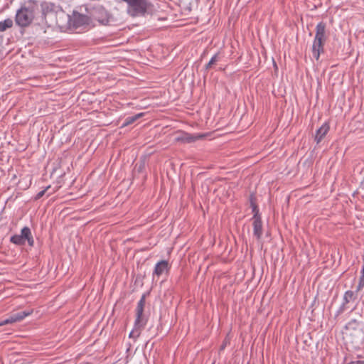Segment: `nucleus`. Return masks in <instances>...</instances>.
Wrapping results in <instances>:
<instances>
[{
	"label": "nucleus",
	"mask_w": 364,
	"mask_h": 364,
	"mask_svg": "<svg viewBox=\"0 0 364 364\" xmlns=\"http://www.w3.org/2000/svg\"><path fill=\"white\" fill-rule=\"evenodd\" d=\"M361 275H364V264H363L362 269H361Z\"/></svg>",
	"instance_id": "obj_28"
},
{
	"label": "nucleus",
	"mask_w": 364,
	"mask_h": 364,
	"mask_svg": "<svg viewBox=\"0 0 364 364\" xmlns=\"http://www.w3.org/2000/svg\"><path fill=\"white\" fill-rule=\"evenodd\" d=\"M330 129L329 124L325 122L322 126L318 129L315 134V141L317 144L320 143L321 140L326 136Z\"/></svg>",
	"instance_id": "obj_15"
},
{
	"label": "nucleus",
	"mask_w": 364,
	"mask_h": 364,
	"mask_svg": "<svg viewBox=\"0 0 364 364\" xmlns=\"http://www.w3.org/2000/svg\"><path fill=\"white\" fill-rule=\"evenodd\" d=\"M359 282L364 284V275H360Z\"/></svg>",
	"instance_id": "obj_26"
},
{
	"label": "nucleus",
	"mask_w": 364,
	"mask_h": 364,
	"mask_svg": "<svg viewBox=\"0 0 364 364\" xmlns=\"http://www.w3.org/2000/svg\"><path fill=\"white\" fill-rule=\"evenodd\" d=\"M169 269L168 262L167 260H161L155 265L153 274L160 277L163 273L168 272Z\"/></svg>",
	"instance_id": "obj_13"
},
{
	"label": "nucleus",
	"mask_w": 364,
	"mask_h": 364,
	"mask_svg": "<svg viewBox=\"0 0 364 364\" xmlns=\"http://www.w3.org/2000/svg\"><path fill=\"white\" fill-rule=\"evenodd\" d=\"M349 335L353 337V342L363 343L364 341V321L362 315L360 319L353 318L345 326Z\"/></svg>",
	"instance_id": "obj_4"
},
{
	"label": "nucleus",
	"mask_w": 364,
	"mask_h": 364,
	"mask_svg": "<svg viewBox=\"0 0 364 364\" xmlns=\"http://www.w3.org/2000/svg\"><path fill=\"white\" fill-rule=\"evenodd\" d=\"M148 321L147 317L144 315V313H136V319L134 321V329L135 331H140L146 325ZM140 332L137 333L136 337H139Z\"/></svg>",
	"instance_id": "obj_12"
},
{
	"label": "nucleus",
	"mask_w": 364,
	"mask_h": 364,
	"mask_svg": "<svg viewBox=\"0 0 364 364\" xmlns=\"http://www.w3.org/2000/svg\"><path fill=\"white\" fill-rule=\"evenodd\" d=\"M252 220L253 235L257 240H260L263 234V225L262 218L251 219Z\"/></svg>",
	"instance_id": "obj_14"
},
{
	"label": "nucleus",
	"mask_w": 364,
	"mask_h": 364,
	"mask_svg": "<svg viewBox=\"0 0 364 364\" xmlns=\"http://www.w3.org/2000/svg\"><path fill=\"white\" fill-rule=\"evenodd\" d=\"M33 313V310L23 311L12 314L9 318L5 319V322L7 324L19 322L24 319L26 316L31 315Z\"/></svg>",
	"instance_id": "obj_11"
},
{
	"label": "nucleus",
	"mask_w": 364,
	"mask_h": 364,
	"mask_svg": "<svg viewBox=\"0 0 364 364\" xmlns=\"http://www.w3.org/2000/svg\"><path fill=\"white\" fill-rule=\"evenodd\" d=\"M41 15L36 19V23L46 27L58 26L63 28L65 26L66 18H68L62 7L54 3L43 1L41 4Z\"/></svg>",
	"instance_id": "obj_1"
},
{
	"label": "nucleus",
	"mask_w": 364,
	"mask_h": 364,
	"mask_svg": "<svg viewBox=\"0 0 364 364\" xmlns=\"http://www.w3.org/2000/svg\"><path fill=\"white\" fill-rule=\"evenodd\" d=\"M364 287V284L358 282V284L356 287L355 293L357 294L358 291H360Z\"/></svg>",
	"instance_id": "obj_23"
},
{
	"label": "nucleus",
	"mask_w": 364,
	"mask_h": 364,
	"mask_svg": "<svg viewBox=\"0 0 364 364\" xmlns=\"http://www.w3.org/2000/svg\"><path fill=\"white\" fill-rule=\"evenodd\" d=\"M89 14L91 18V23L93 21H97L101 25H108L112 18L110 14L102 6L93 7L90 9Z\"/></svg>",
	"instance_id": "obj_6"
},
{
	"label": "nucleus",
	"mask_w": 364,
	"mask_h": 364,
	"mask_svg": "<svg viewBox=\"0 0 364 364\" xmlns=\"http://www.w3.org/2000/svg\"><path fill=\"white\" fill-rule=\"evenodd\" d=\"M218 60H219V53H217L211 58L210 61L205 65V70H210L212 68V65L213 64H215L217 61H218Z\"/></svg>",
	"instance_id": "obj_19"
},
{
	"label": "nucleus",
	"mask_w": 364,
	"mask_h": 364,
	"mask_svg": "<svg viewBox=\"0 0 364 364\" xmlns=\"http://www.w3.org/2000/svg\"><path fill=\"white\" fill-rule=\"evenodd\" d=\"M50 188V186H47L45 189L39 191L34 197V200H39L41 198H42L44 194L46 193V192L47 191V190H48L49 188Z\"/></svg>",
	"instance_id": "obj_21"
},
{
	"label": "nucleus",
	"mask_w": 364,
	"mask_h": 364,
	"mask_svg": "<svg viewBox=\"0 0 364 364\" xmlns=\"http://www.w3.org/2000/svg\"><path fill=\"white\" fill-rule=\"evenodd\" d=\"M249 202L250 203V206L257 205V197L254 193H251L250 194Z\"/></svg>",
	"instance_id": "obj_22"
},
{
	"label": "nucleus",
	"mask_w": 364,
	"mask_h": 364,
	"mask_svg": "<svg viewBox=\"0 0 364 364\" xmlns=\"http://www.w3.org/2000/svg\"><path fill=\"white\" fill-rule=\"evenodd\" d=\"M357 299V294L355 291H353L351 290H348L344 293L343 298V303L338 308L336 316H339L342 313L345 311L346 309V304H348L350 301H354Z\"/></svg>",
	"instance_id": "obj_9"
},
{
	"label": "nucleus",
	"mask_w": 364,
	"mask_h": 364,
	"mask_svg": "<svg viewBox=\"0 0 364 364\" xmlns=\"http://www.w3.org/2000/svg\"><path fill=\"white\" fill-rule=\"evenodd\" d=\"M4 325H7V323L5 322V319L0 321V326H4Z\"/></svg>",
	"instance_id": "obj_27"
},
{
	"label": "nucleus",
	"mask_w": 364,
	"mask_h": 364,
	"mask_svg": "<svg viewBox=\"0 0 364 364\" xmlns=\"http://www.w3.org/2000/svg\"><path fill=\"white\" fill-rule=\"evenodd\" d=\"M250 207L252 208V212L253 213V216H252V219L262 218L257 204L250 206Z\"/></svg>",
	"instance_id": "obj_20"
},
{
	"label": "nucleus",
	"mask_w": 364,
	"mask_h": 364,
	"mask_svg": "<svg viewBox=\"0 0 364 364\" xmlns=\"http://www.w3.org/2000/svg\"><path fill=\"white\" fill-rule=\"evenodd\" d=\"M26 241H27L29 246L33 247L34 245V240L28 227L23 228L21 235H14L10 238V242L17 245H23Z\"/></svg>",
	"instance_id": "obj_7"
},
{
	"label": "nucleus",
	"mask_w": 364,
	"mask_h": 364,
	"mask_svg": "<svg viewBox=\"0 0 364 364\" xmlns=\"http://www.w3.org/2000/svg\"><path fill=\"white\" fill-rule=\"evenodd\" d=\"M149 294H150L149 291H146L142 294L141 299H139V301L137 303V305H136V307L135 309L136 313H144V306H145V304H146V299L148 296H149Z\"/></svg>",
	"instance_id": "obj_16"
},
{
	"label": "nucleus",
	"mask_w": 364,
	"mask_h": 364,
	"mask_svg": "<svg viewBox=\"0 0 364 364\" xmlns=\"http://www.w3.org/2000/svg\"><path fill=\"white\" fill-rule=\"evenodd\" d=\"M143 115H144L143 113H139V114H135L134 116L127 117L125 119L124 122H123V124L122 125V127H127V126L132 124L136 120H137L138 119L141 117Z\"/></svg>",
	"instance_id": "obj_17"
},
{
	"label": "nucleus",
	"mask_w": 364,
	"mask_h": 364,
	"mask_svg": "<svg viewBox=\"0 0 364 364\" xmlns=\"http://www.w3.org/2000/svg\"><path fill=\"white\" fill-rule=\"evenodd\" d=\"M328 37L326 23L320 21L316 26V33L311 48L312 55L316 60H318L321 54L324 53V45Z\"/></svg>",
	"instance_id": "obj_3"
},
{
	"label": "nucleus",
	"mask_w": 364,
	"mask_h": 364,
	"mask_svg": "<svg viewBox=\"0 0 364 364\" xmlns=\"http://www.w3.org/2000/svg\"><path fill=\"white\" fill-rule=\"evenodd\" d=\"M13 26V21L11 18H6L3 21H0V32L5 31L6 29Z\"/></svg>",
	"instance_id": "obj_18"
},
{
	"label": "nucleus",
	"mask_w": 364,
	"mask_h": 364,
	"mask_svg": "<svg viewBox=\"0 0 364 364\" xmlns=\"http://www.w3.org/2000/svg\"><path fill=\"white\" fill-rule=\"evenodd\" d=\"M133 334H134V331H132L130 333H129V337H132L133 336Z\"/></svg>",
	"instance_id": "obj_29"
},
{
	"label": "nucleus",
	"mask_w": 364,
	"mask_h": 364,
	"mask_svg": "<svg viewBox=\"0 0 364 364\" xmlns=\"http://www.w3.org/2000/svg\"><path fill=\"white\" fill-rule=\"evenodd\" d=\"M66 23H68L70 26L77 28L85 25L91 24V18L88 15L74 11L72 16L68 14Z\"/></svg>",
	"instance_id": "obj_8"
},
{
	"label": "nucleus",
	"mask_w": 364,
	"mask_h": 364,
	"mask_svg": "<svg viewBox=\"0 0 364 364\" xmlns=\"http://www.w3.org/2000/svg\"><path fill=\"white\" fill-rule=\"evenodd\" d=\"M227 346V342L225 341H223V344L220 347V350H223Z\"/></svg>",
	"instance_id": "obj_25"
},
{
	"label": "nucleus",
	"mask_w": 364,
	"mask_h": 364,
	"mask_svg": "<svg viewBox=\"0 0 364 364\" xmlns=\"http://www.w3.org/2000/svg\"><path fill=\"white\" fill-rule=\"evenodd\" d=\"M347 364H364V360H363L351 361Z\"/></svg>",
	"instance_id": "obj_24"
},
{
	"label": "nucleus",
	"mask_w": 364,
	"mask_h": 364,
	"mask_svg": "<svg viewBox=\"0 0 364 364\" xmlns=\"http://www.w3.org/2000/svg\"><path fill=\"white\" fill-rule=\"evenodd\" d=\"M127 4V11L132 16L144 15L150 2L148 0H122Z\"/></svg>",
	"instance_id": "obj_5"
},
{
	"label": "nucleus",
	"mask_w": 364,
	"mask_h": 364,
	"mask_svg": "<svg viewBox=\"0 0 364 364\" xmlns=\"http://www.w3.org/2000/svg\"><path fill=\"white\" fill-rule=\"evenodd\" d=\"M201 137V135H193L187 132H181L177 134L175 141L183 144H190L196 141Z\"/></svg>",
	"instance_id": "obj_10"
},
{
	"label": "nucleus",
	"mask_w": 364,
	"mask_h": 364,
	"mask_svg": "<svg viewBox=\"0 0 364 364\" xmlns=\"http://www.w3.org/2000/svg\"><path fill=\"white\" fill-rule=\"evenodd\" d=\"M38 11V1L35 0H28L17 10L15 16L16 23L21 28L28 27L34 20L36 19V14Z\"/></svg>",
	"instance_id": "obj_2"
}]
</instances>
